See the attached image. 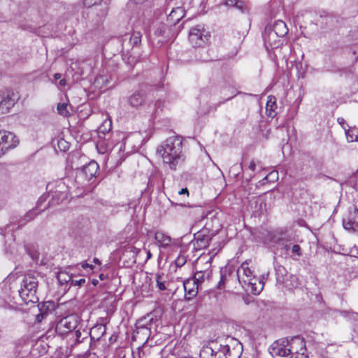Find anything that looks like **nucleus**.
Masks as SVG:
<instances>
[{"instance_id": "obj_1", "label": "nucleus", "mask_w": 358, "mask_h": 358, "mask_svg": "<svg viewBox=\"0 0 358 358\" xmlns=\"http://www.w3.org/2000/svg\"><path fill=\"white\" fill-rule=\"evenodd\" d=\"M182 139L180 136L168 138L164 145L158 147L157 152L162 155L164 162L171 169H176L182 158Z\"/></svg>"}, {"instance_id": "obj_2", "label": "nucleus", "mask_w": 358, "mask_h": 358, "mask_svg": "<svg viewBox=\"0 0 358 358\" xmlns=\"http://www.w3.org/2000/svg\"><path fill=\"white\" fill-rule=\"evenodd\" d=\"M38 282L37 278L33 275H26L20 283V289H19V294L24 303H35L38 301L37 296V289Z\"/></svg>"}, {"instance_id": "obj_3", "label": "nucleus", "mask_w": 358, "mask_h": 358, "mask_svg": "<svg viewBox=\"0 0 358 358\" xmlns=\"http://www.w3.org/2000/svg\"><path fill=\"white\" fill-rule=\"evenodd\" d=\"M237 278L241 283L243 282V287L248 286L247 289L250 287V292L253 294H259L262 291L261 282L257 284V278L253 275V273L248 267L247 262L243 263L238 268L237 271Z\"/></svg>"}, {"instance_id": "obj_4", "label": "nucleus", "mask_w": 358, "mask_h": 358, "mask_svg": "<svg viewBox=\"0 0 358 358\" xmlns=\"http://www.w3.org/2000/svg\"><path fill=\"white\" fill-rule=\"evenodd\" d=\"M201 358H232L228 345L219 344L212 341L209 345L203 348L200 352Z\"/></svg>"}, {"instance_id": "obj_5", "label": "nucleus", "mask_w": 358, "mask_h": 358, "mask_svg": "<svg viewBox=\"0 0 358 358\" xmlns=\"http://www.w3.org/2000/svg\"><path fill=\"white\" fill-rule=\"evenodd\" d=\"M289 358H308L306 341L301 336L287 337Z\"/></svg>"}, {"instance_id": "obj_6", "label": "nucleus", "mask_w": 358, "mask_h": 358, "mask_svg": "<svg viewBox=\"0 0 358 358\" xmlns=\"http://www.w3.org/2000/svg\"><path fill=\"white\" fill-rule=\"evenodd\" d=\"M287 32L286 24L282 20H277L272 26L266 27L263 37L265 42L271 45L272 41H275V37H283Z\"/></svg>"}, {"instance_id": "obj_7", "label": "nucleus", "mask_w": 358, "mask_h": 358, "mask_svg": "<svg viewBox=\"0 0 358 358\" xmlns=\"http://www.w3.org/2000/svg\"><path fill=\"white\" fill-rule=\"evenodd\" d=\"M210 37L209 33L199 25L192 28L189 33V41L194 48L203 46L208 42Z\"/></svg>"}, {"instance_id": "obj_8", "label": "nucleus", "mask_w": 358, "mask_h": 358, "mask_svg": "<svg viewBox=\"0 0 358 358\" xmlns=\"http://www.w3.org/2000/svg\"><path fill=\"white\" fill-rule=\"evenodd\" d=\"M19 144V140L12 132L6 130L0 131V157L5 151L15 148Z\"/></svg>"}, {"instance_id": "obj_9", "label": "nucleus", "mask_w": 358, "mask_h": 358, "mask_svg": "<svg viewBox=\"0 0 358 358\" xmlns=\"http://www.w3.org/2000/svg\"><path fill=\"white\" fill-rule=\"evenodd\" d=\"M78 320L74 315L62 318L56 325L55 331L60 335H66L75 330L77 327Z\"/></svg>"}, {"instance_id": "obj_10", "label": "nucleus", "mask_w": 358, "mask_h": 358, "mask_svg": "<svg viewBox=\"0 0 358 358\" xmlns=\"http://www.w3.org/2000/svg\"><path fill=\"white\" fill-rule=\"evenodd\" d=\"M288 350V338H282L274 341L268 348L272 357H286L289 356Z\"/></svg>"}, {"instance_id": "obj_11", "label": "nucleus", "mask_w": 358, "mask_h": 358, "mask_svg": "<svg viewBox=\"0 0 358 358\" xmlns=\"http://www.w3.org/2000/svg\"><path fill=\"white\" fill-rule=\"evenodd\" d=\"M211 240L208 229H203L194 234L192 243L196 250H201L207 248Z\"/></svg>"}, {"instance_id": "obj_12", "label": "nucleus", "mask_w": 358, "mask_h": 358, "mask_svg": "<svg viewBox=\"0 0 358 358\" xmlns=\"http://www.w3.org/2000/svg\"><path fill=\"white\" fill-rule=\"evenodd\" d=\"M343 225L345 229L358 233V209L356 207L350 210L343 217Z\"/></svg>"}, {"instance_id": "obj_13", "label": "nucleus", "mask_w": 358, "mask_h": 358, "mask_svg": "<svg viewBox=\"0 0 358 358\" xmlns=\"http://www.w3.org/2000/svg\"><path fill=\"white\" fill-rule=\"evenodd\" d=\"M15 96L13 92H0V114L8 113L15 103Z\"/></svg>"}, {"instance_id": "obj_14", "label": "nucleus", "mask_w": 358, "mask_h": 358, "mask_svg": "<svg viewBox=\"0 0 358 358\" xmlns=\"http://www.w3.org/2000/svg\"><path fill=\"white\" fill-rule=\"evenodd\" d=\"M58 187L59 189H56L55 191L50 189L48 196H50L51 199L48 201V206L45 208L57 205L67 198L66 191L62 190V189L64 187V184L60 182Z\"/></svg>"}, {"instance_id": "obj_15", "label": "nucleus", "mask_w": 358, "mask_h": 358, "mask_svg": "<svg viewBox=\"0 0 358 358\" xmlns=\"http://www.w3.org/2000/svg\"><path fill=\"white\" fill-rule=\"evenodd\" d=\"M183 287L185 292V299L187 300H191L196 296L199 292V285L193 278H191L183 282Z\"/></svg>"}, {"instance_id": "obj_16", "label": "nucleus", "mask_w": 358, "mask_h": 358, "mask_svg": "<svg viewBox=\"0 0 358 358\" xmlns=\"http://www.w3.org/2000/svg\"><path fill=\"white\" fill-rule=\"evenodd\" d=\"M39 313L36 315V320L41 322L49 314L52 313L55 309V304L53 301H45L38 305Z\"/></svg>"}, {"instance_id": "obj_17", "label": "nucleus", "mask_w": 358, "mask_h": 358, "mask_svg": "<svg viewBox=\"0 0 358 358\" xmlns=\"http://www.w3.org/2000/svg\"><path fill=\"white\" fill-rule=\"evenodd\" d=\"M271 241L276 244L280 248L283 246V244H287L289 243L290 244H293L294 238L292 235L283 232V231H276L271 236Z\"/></svg>"}, {"instance_id": "obj_18", "label": "nucleus", "mask_w": 358, "mask_h": 358, "mask_svg": "<svg viewBox=\"0 0 358 358\" xmlns=\"http://www.w3.org/2000/svg\"><path fill=\"white\" fill-rule=\"evenodd\" d=\"M142 34L140 31H134L131 35L127 34L122 41L123 47H127V45L131 47H139L141 43Z\"/></svg>"}, {"instance_id": "obj_19", "label": "nucleus", "mask_w": 358, "mask_h": 358, "mask_svg": "<svg viewBox=\"0 0 358 358\" xmlns=\"http://www.w3.org/2000/svg\"><path fill=\"white\" fill-rule=\"evenodd\" d=\"M145 101V92L143 90L136 91L128 98L129 106L134 108H138Z\"/></svg>"}, {"instance_id": "obj_20", "label": "nucleus", "mask_w": 358, "mask_h": 358, "mask_svg": "<svg viewBox=\"0 0 358 358\" xmlns=\"http://www.w3.org/2000/svg\"><path fill=\"white\" fill-rule=\"evenodd\" d=\"M45 208L43 210L38 209V208H34L26 213L22 217H21L17 221V229L20 227L24 226L28 222L32 221L35 217H36L41 212L45 210Z\"/></svg>"}, {"instance_id": "obj_21", "label": "nucleus", "mask_w": 358, "mask_h": 358, "mask_svg": "<svg viewBox=\"0 0 358 358\" xmlns=\"http://www.w3.org/2000/svg\"><path fill=\"white\" fill-rule=\"evenodd\" d=\"M185 16V10L182 7L173 8L167 16V22L170 26L176 25Z\"/></svg>"}, {"instance_id": "obj_22", "label": "nucleus", "mask_w": 358, "mask_h": 358, "mask_svg": "<svg viewBox=\"0 0 358 358\" xmlns=\"http://www.w3.org/2000/svg\"><path fill=\"white\" fill-rule=\"evenodd\" d=\"M99 169V166L98 163L92 160L82 168V173L88 180H90L92 178L96 176Z\"/></svg>"}, {"instance_id": "obj_23", "label": "nucleus", "mask_w": 358, "mask_h": 358, "mask_svg": "<svg viewBox=\"0 0 358 358\" xmlns=\"http://www.w3.org/2000/svg\"><path fill=\"white\" fill-rule=\"evenodd\" d=\"M275 271L277 284L283 285L285 287L289 285L287 282V271L286 268L278 263L275 264Z\"/></svg>"}, {"instance_id": "obj_24", "label": "nucleus", "mask_w": 358, "mask_h": 358, "mask_svg": "<svg viewBox=\"0 0 358 358\" xmlns=\"http://www.w3.org/2000/svg\"><path fill=\"white\" fill-rule=\"evenodd\" d=\"M152 321V317H151L150 315L138 320L136 324L137 333L139 334L141 332L142 334H146L148 332H150V328L148 327V325H150Z\"/></svg>"}, {"instance_id": "obj_25", "label": "nucleus", "mask_w": 358, "mask_h": 358, "mask_svg": "<svg viewBox=\"0 0 358 358\" xmlns=\"http://www.w3.org/2000/svg\"><path fill=\"white\" fill-rule=\"evenodd\" d=\"M106 332V326L104 324H96L93 327L90 332V336L92 340L99 341Z\"/></svg>"}, {"instance_id": "obj_26", "label": "nucleus", "mask_w": 358, "mask_h": 358, "mask_svg": "<svg viewBox=\"0 0 358 358\" xmlns=\"http://www.w3.org/2000/svg\"><path fill=\"white\" fill-rule=\"evenodd\" d=\"M212 270L205 269L203 271H196L193 275V278L199 285H201L205 280H209L211 278Z\"/></svg>"}, {"instance_id": "obj_27", "label": "nucleus", "mask_w": 358, "mask_h": 358, "mask_svg": "<svg viewBox=\"0 0 358 358\" xmlns=\"http://www.w3.org/2000/svg\"><path fill=\"white\" fill-rule=\"evenodd\" d=\"M155 239L159 243L160 247L166 248L171 245V237L163 232L157 231L155 234Z\"/></svg>"}, {"instance_id": "obj_28", "label": "nucleus", "mask_w": 358, "mask_h": 358, "mask_svg": "<svg viewBox=\"0 0 358 358\" xmlns=\"http://www.w3.org/2000/svg\"><path fill=\"white\" fill-rule=\"evenodd\" d=\"M277 108L275 98L274 96H268V100L266 106V113L268 117H274L276 115L275 109Z\"/></svg>"}, {"instance_id": "obj_29", "label": "nucleus", "mask_w": 358, "mask_h": 358, "mask_svg": "<svg viewBox=\"0 0 358 358\" xmlns=\"http://www.w3.org/2000/svg\"><path fill=\"white\" fill-rule=\"evenodd\" d=\"M235 81L231 76H227L223 78L222 80L219 81L217 90L225 89L227 87H235Z\"/></svg>"}, {"instance_id": "obj_30", "label": "nucleus", "mask_w": 358, "mask_h": 358, "mask_svg": "<svg viewBox=\"0 0 358 358\" xmlns=\"http://www.w3.org/2000/svg\"><path fill=\"white\" fill-rule=\"evenodd\" d=\"M224 4L229 7H234L244 13L246 10V6L243 0H225Z\"/></svg>"}, {"instance_id": "obj_31", "label": "nucleus", "mask_w": 358, "mask_h": 358, "mask_svg": "<svg viewBox=\"0 0 358 358\" xmlns=\"http://www.w3.org/2000/svg\"><path fill=\"white\" fill-rule=\"evenodd\" d=\"M139 250L134 246H128L125 248L123 253L124 257H129L132 259L133 262H136V257L139 252Z\"/></svg>"}, {"instance_id": "obj_32", "label": "nucleus", "mask_w": 358, "mask_h": 358, "mask_svg": "<svg viewBox=\"0 0 358 358\" xmlns=\"http://www.w3.org/2000/svg\"><path fill=\"white\" fill-rule=\"evenodd\" d=\"M345 134L348 142L358 141V128H350L345 131Z\"/></svg>"}, {"instance_id": "obj_33", "label": "nucleus", "mask_w": 358, "mask_h": 358, "mask_svg": "<svg viewBox=\"0 0 358 358\" xmlns=\"http://www.w3.org/2000/svg\"><path fill=\"white\" fill-rule=\"evenodd\" d=\"M166 278V277L163 273L162 274H161V273L156 274L155 279H156L157 287L161 291H164L166 289V287L165 286Z\"/></svg>"}, {"instance_id": "obj_34", "label": "nucleus", "mask_w": 358, "mask_h": 358, "mask_svg": "<svg viewBox=\"0 0 358 358\" xmlns=\"http://www.w3.org/2000/svg\"><path fill=\"white\" fill-rule=\"evenodd\" d=\"M227 268H222L220 269V280L217 284V288L222 289L225 283V280L227 279Z\"/></svg>"}, {"instance_id": "obj_35", "label": "nucleus", "mask_w": 358, "mask_h": 358, "mask_svg": "<svg viewBox=\"0 0 358 358\" xmlns=\"http://www.w3.org/2000/svg\"><path fill=\"white\" fill-rule=\"evenodd\" d=\"M166 29V24H159L155 29V35L157 36H162L165 34Z\"/></svg>"}, {"instance_id": "obj_36", "label": "nucleus", "mask_w": 358, "mask_h": 358, "mask_svg": "<svg viewBox=\"0 0 358 358\" xmlns=\"http://www.w3.org/2000/svg\"><path fill=\"white\" fill-rule=\"evenodd\" d=\"M67 103H59L57 105V111L58 113L61 115H63L64 117H66L69 115V111L67 110Z\"/></svg>"}, {"instance_id": "obj_37", "label": "nucleus", "mask_w": 358, "mask_h": 358, "mask_svg": "<svg viewBox=\"0 0 358 358\" xmlns=\"http://www.w3.org/2000/svg\"><path fill=\"white\" fill-rule=\"evenodd\" d=\"M235 96H236V94H232L231 96H230L226 99H223L222 100L220 101L218 103L214 104L210 108H213L215 110H216L218 107H220L221 105L225 103L227 101L231 100Z\"/></svg>"}, {"instance_id": "obj_38", "label": "nucleus", "mask_w": 358, "mask_h": 358, "mask_svg": "<svg viewBox=\"0 0 358 358\" xmlns=\"http://www.w3.org/2000/svg\"><path fill=\"white\" fill-rule=\"evenodd\" d=\"M291 250L294 255H296L299 257L302 255L301 248L298 244L293 243Z\"/></svg>"}, {"instance_id": "obj_39", "label": "nucleus", "mask_w": 358, "mask_h": 358, "mask_svg": "<svg viewBox=\"0 0 358 358\" xmlns=\"http://www.w3.org/2000/svg\"><path fill=\"white\" fill-rule=\"evenodd\" d=\"M69 143L64 139H60L58 141V148L62 151H66L69 149Z\"/></svg>"}, {"instance_id": "obj_40", "label": "nucleus", "mask_w": 358, "mask_h": 358, "mask_svg": "<svg viewBox=\"0 0 358 358\" xmlns=\"http://www.w3.org/2000/svg\"><path fill=\"white\" fill-rule=\"evenodd\" d=\"M186 257L183 255H180L176 259V265L177 267H182L186 263Z\"/></svg>"}, {"instance_id": "obj_41", "label": "nucleus", "mask_w": 358, "mask_h": 358, "mask_svg": "<svg viewBox=\"0 0 358 358\" xmlns=\"http://www.w3.org/2000/svg\"><path fill=\"white\" fill-rule=\"evenodd\" d=\"M269 272H267L266 273H264L261 275L260 278L257 279V284H259L261 282V285H262V289H264V282L268 278Z\"/></svg>"}, {"instance_id": "obj_42", "label": "nucleus", "mask_w": 358, "mask_h": 358, "mask_svg": "<svg viewBox=\"0 0 358 358\" xmlns=\"http://www.w3.org/2000/svg\"><path fill=\"white\" fill-rule=\"evenodd\" d=\"M50 196L43 194L42 195L38 200L36 206L35 208H38V209H40V207L42 206V204L47 200L48 197Z\"/></svg>"}, {"instance_id": "obj_43", "label": "nucleus", "mask_w": 358, "mask_h": 358, "mask_svg": "<svg viewBox=\"0 0 358 358\" xmlns=\"http://www.w3.org/2000/svg\"><path fill=\"white\" fill-rule=\"evenodd\" d=\"M69 280L71 281V285L81 286L82 285H83L85 282V279H84V278H81L78 280H71V277H69Z\"/></svg>"}, {"instance_id": "obj_44", "label": "nucleus", "mask_w": 358, "mask_h": 358, "mask_svg": "<svg viewBox=\"0 0 358 358\" xmlns=\"http://www.w3.org/2000/svg\"><path fill=\"white\" fill-rule=\"evenodd\" d=\"M340 315L350 320V317L352 315V310H338Z\"/></svg>"}, {"instance_id": "obj_45", "label": "nucleus", "mask_w": 358, "mask_h": 358, "mask_svg": "<svg viewBox=\"0 0 358 358\" xmlns=\"http://www.w3.org/2000/svg\"><path fill=\"white\" fill-rule=\"evenodd\" d=\"M278 175V173L277 171H272L269 173L266 177H264L262 179V183L264 184L266 182L269 181V178L271 176H273L274 177H276Z\"/></svg>"}, {"instance_id": "obj_46", "label": "nucleus", "mask_w": 358, "mask_h": 358, "mask_svg": "<svg viewBox=\"0 0 358 358\" xmlns=\"http://www.w3.org/2000/svg\"><path fill=\"white\" fill-rule=\"evenodd\" d=\"M164 105V101L160 100V99H158L155 101V113H156L157 111V109L162 107Z\"/></svg>"}, {"instance_id": "obj_47", "label": "nucleus", "mask_w": 358, "mask_h": 358, "mask_svg": "<svg viewBox=\"0 0 358 358\" xmlns=\"http://www.w3.org/2000/svg\"><path fill=\"white\" fill-rule=\"evenodd\" d=\"M350 320L357 321L358 320V313L352 311V315L350 317Z\"/></svg>"}, {"instance_id": "obj_48", "label": "nucleus", "mask_w": 358, "mask_h": 358, "mask_svg": "<svg viewBox=\"0 0 358 358\" xmlns=\"http://www.w3.org/2000/svg\"><path fill=\"white\" fill-rule=\"evenodd\" d=\"M292 245L293 244H290L289 243H288L287 244H283V246L281 247L280 249L287 251L292 249Z\"/></svg>"}, {"instance_id": "obj_49", "label": "nucleus", "mask_w": 358, "mask_h": 358, "mask_svg": "<svg viewBox=\"0 0 358 358\" xmlns=\"http://www.w3.org/2000/svg\"><path fill=\"white\" fill-rule=\"evenodd\" d=\"M75 335H76V341L78 343H80L81 341L79 340L80 336H81V332L80 331V330H76L75 331Z\"/></svg>"}, {"instance_id": "obj_50", "label": "nucleus", "mask_w": 358, "mask_h": 358, "mask_svg": "<svg viewBox=\"0 0 358 358\" xmlns=\"http://www.w3.org/2000/svg\"><path fill=\"white\" fill-rule=\"evenodd\" d=\"M248 168L252 170V171H255V169H256V164L255 163L254 161H251L250 164H249V166Z\"/></svg>"}, {"instance_id": "obj_51", "label": "nucleus", "mask_w": 358, "mask_h": 358, "mask_svg": "<svg viewBox=\"0 0 358 358\" xmlns=\"http://www.w3.org/2000/svg\"><path fill=\"white\" fill-rule=\"evenodd\" d=\"M178 194H189V191L187 188H182L181 189L179 192H178Z\"/></svg>"}, {"instance_id": "obj_52", "label": "nucleus", "mask_w": 358, "mask_h": 358, "mask_svg": "<svg viewBox=\"0 0 358 358\" xmlns=\"http://www.w3.org/2000/svg\"><path fill=\"white\" fill-rule=\"evenodd\" d=\"M82 266H83V268L90 267L92 269L94 268V266L92 265H90L87 263L83 264Z\"/></svg>"}, {"instance_id": "obj_53", "label": "nucleus", "mask_w": 358, "mask_h": 358, "mask_svg": "<svg viewBox=\"0 0 358 358\" xmlns=\"http://www.w3.org/2000/svg\"><path fill=\"white\" fill-rule=\"evenodd\" d=\"M59 85L61 86H64L66 85V80L64 79H62L59 81Z\"/></svg>"}, {"instance_id": "obj_54", "label": "nucleus", "mask_w": 358, "mask_h": 358, "mask_svg": "<svg viewBox=\"0 0 358 358\" xmlns=\"http://www.w3.org/2000/svg\"><path fill=\"white\" fill-rule=\"evenodd\" d=\"M93 262H94L95 264H101V261H100L98 258H94Z\"/></svg>"}, {"instance_id": "obj_55", "label": "nucleus", "mask_w": 358, "mask_h": 358, "mask_svg": "<svg viewBox=\"0 0 358 358\" xmlns=\"http://www.w3.org/2000/svg\"><path fill=\"white\" fill-rule=\"evenodd\" d=\"M105 278H106V275H105L103 273H101V274L99 275V279H100L101 280H105Z\"/></svg>"}, {"instance_id": "obj_56", "label": "nucleus", "mask_w": 358, "mask_h": 358, "mask_svg": "<svg viewBox=\"0 0 358 358\" xmlns=\"http://www.w3.org/2000/svg\"><path fill=\"white\" fill-rule=\"evenodd\" d=\"M130 141H131V138L130 137H127L124 139V145H126L127 143H129Z\"/></svg>"}, {"instance_id": "obj_57", "label": "nucleus", "mask_w": 358, "mask_h": 358, "mask_svg": "<svg viewBox=\"0 0 358 358\" xmlns=\"http://www.w3.org/2000/svg\"><path fill=\"white\" fill-rule=\"evenodd\" d=\"M92 283L94 285H96L98 283H99V280L97 279H93L92 280Z\"/></svg>"}, {"instance_id": "obj_58", "label": "nucleus", "mask_w": 358, "mask_h": 358, "mask_svg": "<svg viewBox=\"0 0 358 358\" xmlns=\"http://www.w3.org/2000/svg\"><path fill=\"white\" fill-rule=\"evenodd\" d=\"M61 76H61V74H60V73H55V76H54V77H55V78L56 80L59 79V78H61Z\"/></svg>"}, {"instance_id": "obj_59", "label": "nucleus", "mask_w": 358, "mask_h": 358, "mask_svg": "<svg viewBox=\"0 0 358 358\" xmlns=\"http://www.w3.org/2000/svg\"><path fill=\"white\" fill-rule=\"evenodd\" d=\"M338 122L339 124H343V123H344L345 120L343 118L340 117V118H338Z\"/></svg>"}, {"instance_id": "obj_60", "label": "nucleus", "mask_w": 358, "mask_h": 358, "mask_svg": "<svg viewBox=\"0 0 358 358\" xmlns=\"http://www.w3.org/2000/svg\"><path fill=\"white\" fill-rule=\"evenodd\" d=\"M151 257H152V253L150 252V250H148L147 252V259H148L151 258Z\"/></svg>"}, {"instance_id": "obj_61", "label": "nucleus", "mask_w": 358, "mask_h": 358, "mask_svg": "<svg viewBox=\"0 0 358 358\" xmlns=\"http://www.w3.org/2000/svg\"><path fill=\"white\" fill-rule=\"evenodd\" d=\"M265 125H266V123H265L264 121H262V122H261V123H260V124H259V129H260V131H262V129H261V128H262L263 126H265Z\"/></svg>"}, {"instance_id": "obj_62", "label": "nucleus", "mask_w": 358, "mask_h": 358, "mask_svg": "<svg viewBox=\"0 0 358 358\" xmlns=\"http://www.w3.org/2000/svg\"><path fill=\"white\" fill-rule=\"evenodd\" d=\"M275 178H278V176L276 177H274L273 176H271L269 178V181H274Z\"/></svg>"}, {"instance_id": "obj_63", "label": "nucleus", "mask_w": 358, "mask_h": 358, "mask_svg": "<svg viewBox=\"0 0 358 358\" xmlns=\"http://www.w3.org/2000/svg\"><path fill=\"white\" fill-rule=\"evenodd\" d=\"M63 275H65V274H64V273H59V274L58 275V280H59V281H60V280H62L61 277H62Z\"/></svg>"}, {"instance_id": "obj_64", "label": "nucleus", "mask_w": 358, "mask_h": 358, "mask_svg": "<svg viewBox=\"0 0 358 358\" xmlns=\"http://www.w3.org/2000/svg\"><path fill=\"white\" fill-rule=\"evenodd\" d=\"M291 278H293L294 280H296V278L295 276L292 275Z\"/></svg>"}]
</instances>
